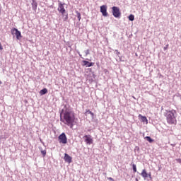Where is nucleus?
<instances>
[{"mask_svg": "<svg viewBox=\"0 0 181 181\" xmlns=\"http://www.w3.org/2000/svg\"><path fill=\"white\" fill-rule=\"evenodd\" d=\"M40 95H45V94H47V88H45L40 91Z\"/></svg>", "mask_w": 181, "mask_h": 181, "instance_id": "13", "label": "nucleus"}, {"mask_svg": "<svg viewBox=\"0 0 181 181\" xmlns=\"http://www.w3.org/2000/svg\"><path fill=\"white\" fill-rule=\"evenodd\" d=\"M0 84H2V82H1V81H0Z\"/></svg>", "mask_w": 181, "mask_h": 181, "instance_id": "27", "label": "nucleus"}, {"mask_svg": "<svg viewBox=\"0 0 181 181\" xmlns=\"http://www.w3.org/2000/svg\"><path fill=\"white\" fill-rule=\"evenodd\" d=\"M129 19L132 21H134L135 19V16H134V15L131 14L129 16Z\"/></svg>", "mask_w": 181, "mask_h": 181, "instance_id": "16", "label": "nucleus"}, {"mask_svg": "<svg viewBox=\"0 0 181 181\" xmlns=\"http://www.w3.org/2000/svg\"><path fill=\"white\" fill-rule=\"evenodd\" d=\"M145 139H146V141H148V142H149L150 144H152V142H153V139H152L151 136H147L145 137Z\"/></svg>", "mask_w": 181, "mask_h": 181, "instance_id": "14", "label": "nucleus"}, {"mask_svg": "<svg viewBox=\"0 0 181 181\" xmlns=\"http://www.w3.org/2000/svg\"><path fill=\"white\" fill-rule=\"evenodd\" d=\"M0 50H4V47H2V44L0 42Z\"/></svg>", "mask_w": 181, "mask_h": 181, "instance_id": "21", "label": "nucleus"}, {"mask_svg": "<svg viewBox=\"0 0 181 181\" xmlns=\"http://www.w3.org/2000/svg\"><path fill=\"white\" fill-rule=\"evenodd\" d=\"M165 114V117L168 124L169 125H176V123L177 121L176 120V117H175V114H176V110H167Z\"/></svg>", "mask_w": 181, "mask_h": 181, "instance_id": "2", "label": "nucleus"}, {"mask_svg": "<svg viewBox=\"0 0 181 181\" xmlns=\"http://www.w3.org/2000/svg\"><path fill=\"white\" fill-rule=\"evenodd\" d=\"M148 176L149 177H151L152 174H151V173H149L148 174Z\"/></svg>", "mask_w": 181, "mask_h": 181, "instance_id": "25", "label": "nucleus"}, {"mask_svg": "<svg viewBox=\"0 0 181 181\" xmlns=\"http://www.w3.org/2000/svg\"><path fill=\"white\" fill-rule=\"evenodd\" d=\"M64 159L65 162H67V163H71L73 158H71V156H69V154L65 153Z\"/></svg>", "mask_w": 181, "mask_h": 181, "instance_id": "9", "label": "nucleus"}, {"mask_svg": "<svg viewBox=\"0 0 181 181\" xmlns=\"http://www.w3.org/2000/svg\"><path fill=\"white\" fill-rule=\"evenodd\" d=\"M100 12L103 16H108V13L107 12V6L103 5L100 6Z\"/></svg>", "mask_w": 181, "mask_h": 181, "instance_id": "8", "label": "nucleus"}, {"mask_svg": "<svg viewBox=\"0 0 181 181\" xmlns=\"http://www.w3.org/2000/svg\"><path fill=\"white\" fill-rule=\"evenodd\" d=\"M108 180H111V181H115L114 179H113L112 177H109Z\"/></svg>", "mask_w": 181, "mask_h": 181, "instance_id": "24", "label": "nucleus"}, {"mask_svg": "<svg viewBox=\"0 0 181 181\" xmlns=\"http://www.w3.org/2000/svg\"><path fill=\"white\" fill-rule=\"evenodd\" d=\"M139 118L141 119V122H145L146 124H148V119L146 116H143L142 115H139Z\"/></svg>", "mask_w": 181, "mask_h": 181, "instance_id": "10", "label": "nucleus"}, {"mask_svg": "<svg viewBox=\"0 0 181 181\" xmlns=\"http://www.w3.org/2000/svg\"><path fill=\"white\" fill-rule=\"evenodd\" d=\"M85 54L86 56H88V54H90V49H87L86 51H85Z\"/></svg>", "mask_w": 181, "mask_h": 181, "instance_id": "18", "label": "nucleus"}, {"mask_svg": "<svg viewBox=\"0 0 181 181\" xmlns=\"http://www.w3.org/2000/svg\"><path fill=\"white\" fill-rule=\"evenodd\" d=\"M58 11L62 13V16L64 17V21H66L69 19V14L66 13V8H64V3L59 2L58 4Z\"/></svg>", "mask_w": 181, "mask_h": 181, "instance_id": "3", "label": "nucleus"}, {"mask_svg": "<svg viewBox=\"0 0 181 181\" xmlns=\"http://www.w3.org/2000/svg\"><path fill=\"white\" fill-rule=\"evenodd\" d=\"M76 13L77 15V18L78 19V21H81V13H80V12L76 11Z\"/></svg>", "mask_w": 181, "mask_h": 181, "instance_id": "15", "label": "nucleus"}, {"mask_svg": "<svg viewBox=\"0 0 181 181\" xmlns=\"http://www.w3.org/2000/svg\"><path fill=\"white\" fill-rule=\"evenodd\" d=\"M62 122H64L66 125H69L70 128H73L74 126V121H76V116L74 115V112L66 110L64 113V119L61 118Z\"/></svg>", "mask_w": 181, "mask_h": 181, "instance_id": "1", "label": "nucleus"}, {"mask_svg": "<svg viewBox=\"0 0 181 181\" xmlns=\"http://www.w3.org/2000/svg\"><path fill=\"white\" fill-rule=\"evenodd\" d=\"M132 168H133V170H134V173H136V165L133 164Z\"/></svg>", "mask_w": 181, "mask_h": 181, "instance_id": "17", "label": "nucleus"}, {"mask_svg": "<svg viewBox=\"0 0 181 181\" xmlns=\"http://www.w3.org/2000/svg\"><path fill=\"white\" fill-rule=\"evenodd\" d=\"M83 139L88 145H91V144H93V138H91V135H85Z\"/></svg>", "mask_w": 181, "mask_h": 181, "instance_id": "7", "label": "nucleus"}, {"mask_svg": "<svg viewBox=\"0 0 181 181\" xmlns=\"http://www.w3.org/2000/svg\"><path fill=\"white\" fill-rule=\"evenodd\" d=\"M169 47V45H167L163 49L164 50H166Z\"/></svg>", "mask_w": 181, "mask_h": 181, "instance_id": "22", "label": "nucleus"}, {"mask_svg": "<svg viewBox=\"0 0 181 181\" xmlns=\"http://www.w3.org/2000/svg\"><path fill=\"white\" fill-rule=\"evenodd\" d=\"M83 63L84 66H86V67H91L92 66H94V62H89L88 61H83Z\"/></svg>", "mask_w": 181, "mask_h": 181, "instance_id": "11", "label": "nucleus"}, {"mask_svg": "<svg viewBox=\"0 0 181 181\" xmlns=\"http://www.w3.org/2000/svg\"><path fill=\"white\" fill-rule=\"evenodd\" d=\"M86 112H88V114H90V112H91V111L90 110H86Z\"/></svg>", "mask_w": 181, "mask_h": 181, "instance_id": "26", "label": "nucleus"}, {"mask_svg": "<svg viewBox=\"0 0 181 181\" xmlns=\"http://www.w3.org/2000/svg\"><path fill=\"white\" fill-rule=\"evenodd\" d=\"M42 154L43 156H46V150L41 151Z\"/></svg>", "mask_w": 181, "mask_h": 181, "instance_id": "19", "label": "nucleus"}, {"mask_svg": "<svg viewBox=\"0 0 181 181\" xmlns=\"http://www.w3.org/2000/svg\"><path fill=\"white\" fill-rule=\"evenodd\" d=\"M58 141L59 144H67V136H66V134L62 133L58 137Z\"/></svg>", "mask_w": 181, "mask_h": 181, "instance_id": "5", "label": "nucleus"}, {"mask_svg": "<svg viewBox=\"0 0 181 181\" xmlns=\"http://www.w3.org/2000/svg\"><path fill=\"white\" fill-rule=\"evenodd\" d=\"M90 115L92 116V117H94V113L93 112H90Z\"/></svg>", "mask_w": 181, "mask_h": 181, "instance_id": "23", "label": "nucleus"}, {"mask_svg": "<svg viewBox=\"0 0 181 181\" xmlns=\"http://www.w3.org/2000/svg\"><path fill=\"white\" fill-rule=\"evenodd\" d=\"M115 52H117V55L119 56V54H121V53L119 52H118V49H116Z\"/></svg>", "mask_w": 181, "mask_h": 181, "instance_id": "20", "label": "nucleus"}, {"mask_svg": "<svg viewBox=\"0 0 181 181\" xmlns=\"http://www.w3.org/2000/svg\"><path fill=\"white\" fill-rule=\"evenodd\" d=\"M141 175L144 179H146V177H148V173H146V170H143Z\"/></svg>", "mask_w": 181, "mask_h": 181, "instance_id": "12", "label": "nucleus"}, {"mask_svg": "<svg viewBox=\"0 0 181 181\" xmlns=\"http://www.w3.org/2000/svg\"><path fill=\"white\" fill-rule=\"evenodd\" d=\"M112 13L115 18H120L121 17V11H119V8L117 6L112 7Z\"/></svg>", "mask_w": 181, "mask_h": 181, "instance_id": "4", "label": "nucleus"}, {"mask_svg": "<svg viewBox=\"0 0 181 181\" xmlns=\"http://www.w3.org/2000/svg\"><path fill=\"white\" fill-rule=\"evenodd\" d=\"M12 35H15L16 37V39L19 40L21 37H22V34L21 33V31H18L17 28H13L11 30Z\"/></svg>", "mask_w": 181, "mask_h": 181, "instance_id": "6", "label": "nucleus"}]
</instances>
